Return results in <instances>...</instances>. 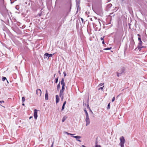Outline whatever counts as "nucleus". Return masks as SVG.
I'll list each match as a JSON object with an SVG mask.
<instances>
[{"mask_svg": "<svg viewBox=\"0 0 147 147\" xmlns=\"http://www.w3.org/2000/svg\"><path fill=\"white\" fill-rule=\"evenodd\" d=\"M41 14H42L41 13H40L38 14L39 16H41Z\"/></svg>", "mask_w": 147, "mask_h": 147, "instance_id": "49530a36", "label": "nucleus"}, {"mask_svg": "<svg viewBox=\"0 0 147 147\" xmlns=\"http://www.w3.org/2000/svg\"><path fill=\"white\" fill-rule=\"evenodd\" d=\"M2 79V81H5V80H6L7 81V83H9V82H8V81L7 80V79H6V77H3Z\"/></svg>", "mask_w": 147, "mask_h": 147, "instance_id": "4468645a", "label": "nucleus"}, {"mask_svg": "<svg viewBox=\"0 0 147 147\" xmlns=\"http://www.w3.org/2000/svg\"><path fill=\"white\" fill-rule=\"evenodd\" d=\"M117 76L118 77H119V76H120L121 75V74L119 72H117Z\"/></svg>", "mask_w": 147, "mask_h": 147, "instance_id": "5701e85b", "label": "nucleus"}, {"mask_svg": "<svg viewBox=\"0 0 147 147\" xmlns=\"http://www.w3.org/2000/svg\"><path fill=\"white\" fill-rule=\"evenodd\" d=\"M82 147H86V146H85L84 145H82Z\"/></svg>", "mask_w": 147, "mask_h": 147, "instance_id": "09e8293b", "label": "nucleus"}, {"mask_svg": "<svg viewBox=\"0 0 147 147\" xmlns=\"http://www.w3.org/2000/svg\"><path fill=\"white\" fill-rule=\"evenodd\" d=\"M91 113H92V114H93V112H92V111H91Z\"/></svg>", "mask_w": 147, "mask_h": 147, "instance_id": "6e6d98bb", "label": "nucleus"}, {"mask_svg": "<svg viewBox=\"0 0 147 147\" xmlns=\"http://www.w3.org/2000/svg\"><path fill=\"white\" fill-rule=\"evenodd\" d=\"M56 103H58L59 101V96L57 95L56 96Z\"/></svg>", "mask_w": 147, "mask_h": 147, "instance_id": "6e6552de", "label": "nucleus"}, {"mask_svg": "<svg viewBox=\"0 0 147 147\" xmlns=\"http://www.w3.org/2000/svg\"><path fill=\"white\" fill-rule=\"evenodd\" d=\"M75 134H72L69 133V135H70L71 136H73V135H75Z\"/></svg>", "mask_w": 147, "mask_h": 147, "instance_id": "58836bf2", "label": "nucleus"}, {"mask_svg": "<svg viewBox=\"0 0 147 147\" xmlns=\"http://www.w3.org/2000/svg\"><path fill=\"white\" fill-rule=\"evenodd\" d=\"M85 105L88 108L90 109V107H89V105L88 103V102H87V104H86V102L85 103H84V102H83V105Z\"/></svg>", "mask_w": 147, "mask_h": 147, "instance_id": "9b49d317", "label": "nucleus"}, {"mask_svg": "<svg viewBox=\"0 0 147 147\" xmlns=\"http://www.w3.org/2000/svg\"><path fill=\"white\" fill-rule=\"evenodd\" d=\"M104 84V83H101L98 86H102V85H103Z\"/></svg>", "mask_w": 147, "mask_h": 147, "instance_id": "473e14b6", "label": "nucleus"}, {"mask_svg": "<svg viewBox=\"0 0 147 147\" xmlns=\"http://www.w3.org/2000/svg\"><path fill=\"white\" fill-rule=\"evenodd\" d=\"M25 100V98L24 97H23L22 98V102H24Z\"/></svg>", "mask_w": 147, "mask_h": 147, "instance_id": "a878e982", "label": "nucleus"}, {"mask_svg": "<svg viewBox=\"0 0 147 147\" xmlns=\"http://www.w3.org/2000/svg\"><path fill=\"white\" fill-rule=\"evenodd\" d=\"M73 137L76 138V139H80L81 138V137L80 136H73Z\"/></svg>", "mask_w": 147, "mask_h": 147, "instance_id": "f8f14e48", "label": "nucleus"}, {"mask_svg": "<svg viewBox=\"0 0 147 147\" xmlns=\"http://www.w3.org/2000/svg\"><path fill=\"white\" fill-rule=\"evenodd\" d=\"M61 84L62 85V86H65V83L64 82V79L62 78L61 80Z\"/></svg>", "mask_w": 147, "mask_h": 147, "instance_id": "1a4fd4ad", "label": "nucleus"}, {"mask_svg": "<svg viewBox=\"0 0 147 147\" xmlns=\"http://www.w3.org/2000/svg\"><path fill=\"white\" fill-rule=\"evenodd\" d=\"M41 91L40 89H37L36 90V94L40 96L41 94Z\"/></svg>", "mask_w": 147, "mask_h": 147, "instance_id": "423d86ee", "label": "nucleus"}, {"mask_svg": "<svg viewBox=\"0 0 147 147\" xmlns=\"http://www.w3.org/2000/svg\"><path fill=\"white\" fill-rule=\"evenodd\" d=\"M11 3H12V2H11Z\"/></svg>", "mask_w": 147, "mask_h": 147, "instance_id": "bf43d9fd", "label": "nucleus"}, {"mask_svg": "<svg viewBox=\"0 0 147 147\" xmlns=\"http://www.w3.org/2000/svg\"><path fill=\"white\" fill-rule=\"evenodd\" d=\"M84 112H85V114H86V117L89 116L88 114V113H87V111H86V109H84Z\"/></svg>", "mask_w": 147, "mask_h": 147, "instance_id": "9d476101", "label": "nucleus"}, {"mask_svg": "<svg viewBox=\"0 0 147 147\" xmlns=\"http://www.w3.org/2000/svg\"><path fill=\"white\" fill-rule=\"evenodd\" d=\"M37 111L38 110L36 109H35L34 110V116L35 119H36L38 117L37 116Z\"/></svg>", "mask_w": 147, "mask_h": 147, "instance_id": "39448f33", "label": "nucleus"}, {"mask_svg": "<svg viewBox=\"0 0 147 147\" xmlns=\"http://www.w3.org/2000/svg\"><path fill=\"white\" fill-rule=\"evenodd\" d=\"M138 40L139 41V42L140 41H141V39L140 37H138Z\"/></svg>", "mask_w": 147, "mask_h": 147, "instance_id": "f704fd0d", "label": "nucleus"}, {"mask_svg": "<svg viewBox=\"0 0 147 147\" xmlns=\"http://www.w3.org/2000/svg\"><path fill=\"white\" fill-rule=\"evenodd\" d=\"M16 8L17 9H18L19 8V6L18 5H16Z\"/></svg>", "mask_w": 147, "mask_h": 147, "instance_id": "4c0bfd02", "label": "nucleus"}, {"mask_svg": "<svg viewBox=\"0 0 147 147\" xmlns=\"http://www.w3.org/2000/svg\"><path fill=\"white\" fill-rule=\"evenodd\" d=\"M54 53L53 54H49V56H48V58H49L50 57H51L53 55H54Z\"/></svg>", "mask_w": 147, "mask_h": 147, "instance_id": "4be33fe9", "label": "nucleus"}, {"mask_svg": "<svg viewBox=\"0 0 147 147\" xmlns=\"http://www.w3.org/2000/svg\"><path fill=\"white\" fill-rule=\"evenodd\" d=\"M85 121L86 122V125L87 126L90 123V121L89 117V116L86 117Z\"/></svg>", "mask_w": 147, "mask_h": 147, "instance_id": "f03ea898", "label": "nucleus"}, {"mask_svg": "<svg viewBox=\"0 0 147 147\" xmlns=\"http://www.w3.org/2000/svg\"><path fill=\"white\" fill-rule=\"evenodd\" d=\"M32 117H30V118H29V119H30L31 118H32Z\"/></svg>", "mask_w": 147, "mask_h": 147, "instance_id": "5fc2aeb1", "label": "nucleus"}, {"mask_svg": "<svg viewBox=\"0 0 147 147\" xmlns=\"http://www.w3.org/2000/svg\"><path fill=\"white\" fill-rule=\"evenodd\" d=\"M49 56V53H45V54L44 55V58H47V57H48Z\"/></svg>", "mask_w": 147, "mask_h": 147, "instance_id": "dca6fc26", "label": "nucleus"}, {"mask_svg": "<svg viewBox=\"0 0 147 147\" xmlns=\"http://www.w3.org/2000/svg\"><path fill=\"white\" fill-rule=\"evenodd\" d=\"M120 144H124L125 142V139L123 136H121L120 138Z\"/></svg>", "mask_w": 147, "mask_h": 147, "instance_id": "7ed1b4c3", "label": "nucleus"}, {"mask_svg": "<svg viewBox=\"0 0 147 147\" xmlns=\"http://www.w3.org/2000/svg\"><path fill=\"white\" fill-rule=\"evenodd\" d=\"M95 144H96V145H97V141H96Z\"/></svg>", "mask_w": 147, "mask_h": 147, "instance_id": "8fccbe9b", "label": "nucleus"}, {"mask_svg": "<svg viewBox=\"0 0 147 147\" xmlns=\"http://www.w3.org/2000/svg\"><path fill=\"white\" fill-rule=\"evenodd\" d=\"M107 109H110V103H109L107 106Z\"/></svg>", "mask_w": 147, "mask_h": 147, "instance_id": "b1692460", "label": "nucleus"}, {"mask_svg": "<svg viewBox=\"0 0 147 147\" xmlns=\"http://www.w3.org/2000/svg\"><path fill=\"white\" fill-rule=\"evenodd\" d=\"M60 82H59V83L57 85V90H59V89L60 88Z\"/></svg>", "mask_w": 147, "mask_h": 147, "instance_id": "2eb2a0df", "label": "nucleus"}, {"mask_svg": "<svg viewBox=\"0 0 147 147\" xmlns=\"http://www.w3.org/2000/svg\"><path fill=\"white\" fill-rule=\"evenodd\" d=\"M96 147H101V146L100 145H96Z\"/></svg>", "mask_w": 147, "mask_h": 147, "instance_id": "e433bc0d", "label": "nucleus"}, {"mask_svg": "<svg viewBox=\"0 0 147 147\" xmlns=\"http://www.w3.org/2000/svg\"><path fill=\"white\" fill-rule=\"evenodd\" d=\"M138 36H140V35L139 34H138Z\"/></svg>", "mask_w": 147, "mask_h": 147, "instance_id": "3c124183", "label": "nucleus"}, {"mask_svg": "<svg viewBox=\"0 0 147 147\" xmlns=\"http://www.w3.org/2000/svg\"><path fill=\"white\" fill-rule=\"evenodd\" d=\"M64 86H62L61 89L60 90V91H63V92H64V90H65Z\"/></svg>", "mask_w": 147, "mask_h": 147, "instance_id": "a211bd4d", "label": "nucleus"}, {"mask_svg": "<svg viewBox=\"0 0 147 147\" xmlns=\"http://www.w3.org/2000/svg\"><path fill=\"white\" fill-rule=\"evenodd\" d=\"M90 19V20H92V19L91 18Z\"/></svg>", "mask_w": 147, "mask_h": 147, "instance_id": "13d9d810", "label": "nucleus"}, {"mask_svg": "<svg viewBox=\"0 0 147 147\" xmlns=\"http://www.w3.org/2000/svg\"><path fill=\"white\" fill-rule=\"evenodd\" d=\"M77 140L78 141H79L80 142H81V141L80 140H78V139H77Z\"/></svg>", "mask_w": 147, "mask_h": 147, "instance_id": "a18cd8bd", "label": "nucleus"}, {"mask_svg": "<svg viewBox=\"0 0 147 147\" xmlns=\"http://www.w3.org/2000/svg\"><path fill=\"white\" fill-rule=\"evenodd\" d=\"M4 103V101H0V105L2 107H3L2 105Z\"/></svg>", "mask_w": 147, "mask_h": 147, "instance_id": "aec40b11", "label": "nucleus"}, {"mask_svg": "<svg viewBox=\"0 0 147 147\" xmlns=\"http://www.w3.org/2000/svg\"><path fill=\"white\" fill-rule=\"evenodd\" d=\"M61 100H63V96H61Z\"/></svg>", "mask_w": 147, "mask_h": 147, "instance_id": "a19ab883", "label": "nucleus"}, {"mask_svg": "<svg viewBox=\"0 0 147 147\" xmlns=\"http://www.w3.org/2000/svg\"><path fill=\"white\" fill-rule=\"evenodd\" d=\"M105 37V36H104L103 37H101L100 38V40H104V38Z\"/></svg>", "mask_w": 147, "mask_h": 147, "instance_id": "72a5a7b5", "label": "nucleus"}, {"mask_svg": "<svg viewBox=\"0 0 147 147\" xmlns=\"http://www.w3.org/2000/svg\"><path fill=\"white\" fill-rule=\"evenodd\" d=\"M90 109V111L91 112V111H92V110L90 109Z\"/></svg>", "mask_w": 147, "mask_h": 147, "instance_id": "603ef678", "label": "nucleus"}, {"mask_svg": "<svg viewBox=\"0 0 147 147\" xmlns=\"http://www.w3.org/2000/svg\"><path fill=\"white\" fill-rule=\"evenodd\" d=\"M102 43L103 44H105V42L104 40L102 41Z\"/></svg>", "mask_w": 147, "mask_h": 147, "instance_id": "de8ad7c7", "label": "nucleus"}, {"mask_svg": "<svg viewBox=\"0 0 147 147\" xmlns=\"http://www.w3.org/2000/svg\"><path fill=\"white\" fill-rule=\"evenodd\" d=\"M112 48L111 47H110V48H105L103 49L104 50H110Z\"/></svg>", "mask_w": 147, "mask_h": 147, "instance_id": "6ab92c4d", "label": "nucleus"}, {"mask_svg": "<svg viewBox=\"0 0 147 147\" xmlns=\"http://www.w3.org/2000/svg\"><path fill=\"white\" fill-rule=\"evenodd\" d=\"M121 145V147H124V144H120Z\"/></svg>", "mask_w": 147, "mask_h": 147, "instance_id": "2f4dec72", "label": "nucleus"}, {"mask_svg": "<svg viewBox=\"0 0 147 147\" xmlns=\"http://www.w3.org/2000/svg\"><path fill=\"white\" fill-rule=\"evenodd\" d=\"M45 100H48V94L47 90H46L45 94Z\"/></svg>", "mask_w": 147, "mask_h": 147, "instance_id": "0eeeda50", "label": "nucleus"}, {"mask_svg": "<svg viewBox=\"0 0 147 147\" xmlns=\"http://www.w3.org/2000/svg\"><path fill=\"white\" fill-rule=\"evenodd\" d=\"M22 105H23V106H24V103H23L22 104Z\"/></svg>", "mask_w": 147, "mask_h": 147, "instance_id": "4d7b16f0", "label": "nucleus"}, {"mask_svg": "<svg viewBox=\"0 0 147 147\" xmlns=\"http://www.w3.org/2000/svg\"><path fill=\"white\" fill-rule=\"evenodd\" d=\"M53 144H54V142H53L52 143V144L51 145V147H53Z\"/></svg>", "mask_w": 147, "mask_h": 147, "instance_id": "ea45409f", "label": "nucleus"}, {"mask_svg": "<svg viewBox=\"0 0 147 147\" xmlns=\"http://www.w3.org/2000/svg\"><path fill=\"white\" fill-rule=\"evenodd\" d=\"M63 74L64 75V76L65 77L66 76V72L65 71H64V72H63Z\"/></svg>", "mask_w": 147, "mask_h": 147, "instance_id": "c85d7f7f", "label": "nucleus"}, {"mask_svg": "<svg viewBox=\"0 0 147 147\" xmlns=\"http://www.w3.org/2000/svg\"><path fill=\"white\" fill-rule=\"evenodd\" d=\"M142 40L141 41H140V42L138 43V45L139 46H142Z\"/></svg>", "mask_w": 147, "mask_h": 147, "instance_id": "412c9836", "label": "nucleus"}, {"mask_svg": "<svg viewBox=\"0 0 147 147\" xmlns=\"http://www.w3.org/2000/svg\"><path fill=\"white\" fill-rule=\"evenodd\" d=\"M81 20L82 22V23L83 22H84V20L83 18H81Z\"/></svg>", "mask_w": 147, "mask_h": 147, "instance_id": "c03bdc74", "label": "nucleus"}, {"mask_svg": "<svg viewBox=\"0 0 147 147\" xmlns=\"http://www.w3.org/2000/svg\"><path fill=\"white\" fill-rule=\"evenodd\" d=\"M125 68L124 67H123L120 70H119L118 71L121 74H122L123 73L125 72Z\"/></svg>", "mask_w": 147, "mask_h": 147, "instance_id": "20e7f679", "label": "nucleus"}, {"mask_svg": "<svg viewBox=\"0 0 147 147\" xmlns=\"http://www.w3.org/2000/svg\"><path fill=\"white\" fill-rule=\"evenodd\" d=\"M66 134H67V135H69V133L67 132H65Z\"/></svg>", "mask_w": 147, "mask_h": 147, "instance_id": "37998d69", "label": "nucleus"}, {"mask_svg": "<svg viewBox=\"0 0 147 147\" xmlns=\"http://www.w3.org/2000/svg\"><path fill=\"white\" fill-rule=\"evenodd\" d=\"M104 87V86H103L102 87H100V88L98 89V90H100V89H101V90H103V87Z\"/></svg>", "mask_w": 147, "mask_h": 147, "instance_id": "7c9ffc66", "label": "nucleus"}, {"mask_svg": "<svg viewBox=\"0 0 147 147\" xmlns=\"http://www.w3.org/2000/svg\"><path fill=\"white\" fill-rule=\"evenodd\" d=\"M66 101H65L64 102L63 105H65L66 104Z\"/></svg>", "mask_w": 147, "mask_h": 147, "instance_id": "79ce46f5", "label": "nucleus"}, {"mask_svg": "<svg viewBox=\"0 0 147 147\" xmlns=\"http://www.w3.org/2000/svg\"><path fill=\"white\" fill-rule=\"evenodd\" d=\"M115 100V97H114L113 98H112V102H113V101Z\"/></svg>", "mask_w": 147, "mask_h": 147, "instance_id": "c756f323", "label": "nucleus"}, {"mask_svg": "<svg viewBox=\"0 0 147 147\" xmlns=\"http://www.w3.org/2000/svg\"><path fill=\"white\" fill-rule=\"evenodd\" d=\"M112 6V4L111 3H110L107 5V7L109 8L110 7H111Z\"/></svg>", "mask_w": 147, "mask_h": 147, "instance_id": "393cba45", "label": "nucleus"}, {"mask_svg": "<svg viewBox=\"0 0 147 147\" xmlns=\"http://www.w3.org/2000/svg\"><path fill=\"white\" fill-rule=\"evenodd\" d=\"M59 74H61V73H60V71H59Z\"/></svg>", "mask_w": 147, "mask_h": 147, "instance_id": "864d4df0", "label": "nucleus"}, {"mask_svg": "<svg viewBox=\"0 0 147 147\" xmlns=\"http://www.w3.org/2000/svg\"><path fill=\"white\" fill-rule=\"evenodd\" d=\"M63 91H61L60 90V93H59V96L61 97V96H63Z\"/></svg>", "mask_w": 147, "mask_h": 147, "instance_id": "ddd939ff", "label": "nucleus"}, {"mask_svg": "<svg viewBox=\"0 0 147 147\" xmlns=\"http://www.w3.org/2000/svg\"><path fill=\"white\" fill-rule=\"evenodd\" d=\"M65 119L64 118V117H63L62 120V122H63L65 121Z\"/></svg>", "mask_w": 147, "mask_h": 147, "instance_id": "c9c22d12", "label": "nucleus"}, {"mask_svg": "<svg viewBox=\"0 0 147 147\" xmlns=\"http://www.w3.org/2000/svg\"><path fill=\"white\" fill-rule=\"evenodd\" d=\"M144 47H144V46H138V50L139 49V51H140L141 48H144Z\"/></svg>", "mask_w": 147, "mask_h": 147, "instance_id": "f3484780", "label": "nucleus"}, {"mask_svg": "<svg viewBox=\"0 0 147 147\" xmlns=\"http://www.w3.org/2000/svg\"><path fill=\"white\" fill-rule=\"evenodd\" d=\"M65 105H63L62 107L61 111H62L64 109V108H65Z\"/></svg>", "mask_w": 147, "mask_h": 147, "instance_id": "cd10ccee", "label": "nucleus"}, {"mask_svg": "<svg viewBox=\"0 0 147 147\" xmlns=\"http://www.w3.org/2000/svg\"><path fill=\"white\" fill-rule=\"evenodd\" d=\"M58 77L57 78H56L55 79V82L56 83H57L58 82Z\"/></svg>", "mask_w": 147, "mask_h": 147, "instance_id": "bb28decb", "label": "nucleus"}, {"mask_svg": "<svg viewBox=\"0 0 147 147\" xmlns=\"http://www.w3.org/2000/svg\"><path fill=\"white\" fill-rule=\"evenodd\" d=\"M0 9L4 12L5 13L8 12V10L6 9L5 5L4 4L3 0H1L0 3Z\"/></svg>", "mask_w": 147, "mask_h": 147, "instance_id": "f257e3e1", "label": "nucleus"}]
</instances>
